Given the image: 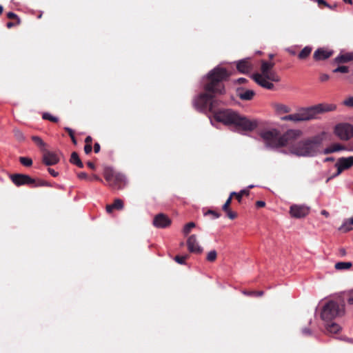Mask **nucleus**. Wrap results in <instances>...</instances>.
<instances>
[{"label": "nucleus", "instance_id": "603ef678", "mask_svg": "<svg viewBox=\"0 0 353 353\" xmlns=\"http://www.w3.org/2000/svg\"><path fill=\"white\" fill-rule=\"evenodd\" d=\"M94 151L95 153H98L100 151V145L98 143H95L94 145Z\"/></svg>", "mask_w": 353, "mask_h": 353}, {"label": "nucleus", "instance_id": "5fc2aeb1", "mask_svg": "<svg viewBox=\"0 0 353 353\" xmlns=\"http://www.w3.org/2000/svg\"><path fill=\"white\" fill-rule=\"evenodd\" d=\"M302 332H303V334H305V335H308V334H311V331H310V329H308V328H303V329L302 330Z\"/></svg>", "mask_w": 353, "mask_h": 353}, {"label": "nucleus", "instance_id": "774afa93", "mask_svg": "<svg viewBox=\"0 0 353 353\" xmlns=\"http://www.w3.org/2000/svg\"><path fill=\"white\" fill-rule=\"evenodd\" d=\"M345 3L352 4V0H343Z\"/></svg>", "mask_w": 353, "mask_h": 353}, {"label": "nucleus", "instance_id": "f03ea898", "mask_svg": "<svg viewBox=\"0 0 353 353\" xmlns=\"http://www.w3.org/2000/svg\"><path fill=\"white\" fill-rule=\"evenodd\" d=\"M301 134L302 132L299 130H288L285 133L281 134L277 130L272 129L262 131L261 137L268 148L279 150L287 147L289 153L298 157L316 156L320 152L322 138L320 136H314L296 141Z\"/></svg>", "mask_w": 353, "mask_h": 353}, {"label": "nucleus", "instance_id": "4468645a", "mask_svg": "<svg viewBox=\"0 0 353 353\" xmlns=\"http://www.w3.org/2000/svg\"><path fill=\"white\" fill-rule=\"evenodd\" d=\"M236 68L241 73H248L252 69V65L249 58L240 60L236 63Z\"/></svg>", "mask_w": 353, "mask_h": 353}, {"label": "nucleus", "instance_id": "a878e982", "mask_svg": "<svg viewBox=\"0 0 353 353\" xmlns=\"http://www.w3.org/2000/svg\"><path fill=\"white\" fill-rule=\"evenodd\" d=\"M312 48L310 47L306 46L305 47L299 54V58L301 59H304L307 58L310 54L311 53Z\"/></svg>", "mask_w": 353, "mask_h": 353}, {"label": "nucleus", "instance_id": "aec40b11", "mask_svg": "<svg viewBox=\"0 0 353 353\" xmlns=\"http://www.w3.org/2000/svg\"><path fill=\"white\" fill-rule=\"evenodd\" d=\"M117 172L111 168H105L103 172V176L105 181L109 183H112L114 175Z\"/></svg>", "mask_w": 353, "mask_h": 353}, {"label": "nucleus", "instance_id": "338daca9", "mask_svg": "<svg viewBox=\"0 0 353 353\" xmlns=\"http://www.w3.org/2000/svg\"><path fill=\"white\" fill-rule=\"evenodd\" d=\"M247 294L256 296V291L250 292L247 293Z\"/></svg>", "mask_w": 353, "mask_h": 353}, {"label": "nucleus", "instance_id": "72a5a7b5", "mask_svg": "<svg viewBox=\"0 0 353 353\" xmlns=\"http://www.w3.org/2000/svg\"><path fill=\"white\" fill-rule=\"evenodd\" d=\"M13 132H14V135L15 137V138L19 141H22L24 140V136L22 133V132L21 130H19V129H14L13 130Z\"/></svg>", "mask_w": 353, "mask_h": 353}, {"label": "nucleus", "instance_id": "1a4fd4ad", "mask_svg": "<svg viewBox=\"0 0 353 353\" xmlns=\"http://www.w3.org/2000/svg\"><path fill=\"white\" fill-rule=\"evenodd\" d=\"M310 208L305 205H292L290 213L292 217L300 219L308 214Z\"/></svg>", "mask_w": 353, "mask_h": 353}, {"label": "nucleus", "instance_id": "bf43d9fd", "mask_svg": "<svg viewBox=\"0 0 353 353\" xmlns=\"http://www.w3.org/2000/svg\"><path fill=\"white\" fill-rule=\"evenodd\" d=\"M87 165L90 168V169H92L94 170L95 168V165L93 163L90 162V161H88L87 163Z\"/></svg>", "mask_w": 353, "mask_h": 353}, {"label": "nucleus", "instance_id": "8fccbe9b", "mask_svg": "<svg viewBox=\"0 0 353 353\" xmlns=\"http://www.w3.org/2000/svg\"><path fill=\"white\" fill-rule=\"evenodd\" d=\"M323 154H330V153H333V150L331 148V147H327L325 149H324L323 150Z\"/></svg>", "mask_w": 353, "mask_h": 353}, {"label": "nucleus", "instance_id": "b1692460", "mask_svg": "<svg viewBox=\"0 0 353 353\" xmlns=\"http://www.w3.org/2000/svg\"><path fill=\"white\" fill-rule=\"evenodd\" d=\"M281 120H283V121H293L294 123L301 122V120H300L298 112L294 113V114H288V115L282 117H281Z\"/></svg>", "mask_w": 353, "mask_h": 353}, {"label": "nucleus", "instance_id": "c85d7f7f", "mask_svg": "<svg viewBox=\"0 0 353 353\" xmlns=\"http://www.w3.org/2000/svg\"><path fill=\"white\" fill-rule=\"evenodd\" d=\"M250 193L248 190H242L239 192H232L231 196L235 195L239 202L241 201L242 196L243 195H248Z\"/></svg>", "mask_w": 353, "mask_h": 353}, {"label": "nucleus", "instance_id": "0eeeda50", "mask_svg": "<svg viewBox=\"0 0 353 353\" xmlns=\"http://www.w3.org/2000/svg\"><path fill=\"white\" fill-rule=\"evenodd\" d=\"M298 113L299 115L301 122L316 119L317 116L315 105L307 108H302L298 110Z\"/></svg>", "mask_w": 353, "mask_h": 353}, {"label": "nucleus", "instance_id": "7c9ffc66", "mask_svg": "<svg viewBox=\"0 0 353 353\" xmlns=\"http://www.w3.org/2000/svg\"><path fill=\"white\" fill-rule=\"evenodd\" d=\"M196 226L195 223L194 222H190L184 225L183 229V233L185 236L188 235L192 228H194Z\"/></svg>", "mask_w": 353, "mask_h": 353}, {"label": "nucleus", "instance_id": "79ce46f5", "mask_svg": "<svg viewBox=\"0 0 353 353\" xmlns=\"http://www.w3.org/2000/svg\"><path fill=\"white\" fill-rule=\"evenodd\" d=\"M347 302L350 305H353V290L350 291L347 294Z\"/></svg>", "mask_w": 353, "mask_h": 353}, {"label": "nucleus", "instance_id": "bb28decb", "mask_svg": "<svg viewBox=\"0 0 353 353\" xmlns=\"http://www.w3.org/2000/svg\"><path fill=\"white\" fill-rule=\"evenodd\" d=\"M32 140L40 148V150L41 151L42 149L46 148V144L39 137L32 136Z\"/></svg>", "mask_w": 353, "mask_h": 353}, {"label": "nucleus", "instance_id": "37998d69", "mask_svg": "<svg viewBox=\"0 0 353 353\" xmlns=\"http://www.w3.org/2000/svg\"><path fill=\"white\" fill-rule=\"evenodd\" d=\"M227 213L228 216L230 219H234L236 217V214L232 211H231L230 209L228 211H225Z\"/></svg>", "mask_w": 353, "mask_h": 353}, {"label": "nucleus", "instance_id": "6ab92c4d", "mask_svg": "<svg viewBox=\"0 0 353 353\" xmlns=\"http://www.w3.org/2000/svg\"><path fill=\"white\" fill-rule=\"evenodd\" d=\"M123 208V203L122 200L119 199H117L114 200V203L111 205H108L106 206V210L108 212L110 213L113 209L121 210Z\"/></svg>", "mask_w": 353, "mask_h": 353}, {"label": "nucleus", "instance_id": "c756f323", "mask_svg": "<svg viewBox=\"0 0 353 353\" xmlns=\"http://www.w3.org/2000/svg\"><path fill=\"white\" fill-rule=\"evenodd\" d=\"M19 162L26 167H30L32 165V160L29 157H19Z\"/></svg>", "mask_w": 353, "mask_h": 353}, {"label": "nucleus", "instance_id": "680f3d73", "mask_svg": "<svg viewBox=\"0 0 353 353\" xmlns=\"http://www.w3.org/2000/svg\"><path fill=\"white\" fill-rule=\"evenodd\" d=\"M70 138H71V139H72V143H73L74 145H76V144L77 143V139H76V138H75L74 135L71 136V137H70Z\"/></svg>", "mask_w": 353, "mask_h": 353}, {"label": "nucleus", "instance_id": "c9c22d12", "mask_svg": "<svg viewBox=\"0 0 353 353\" xmlns=\"http://www.w3.org/2000/svg\"><path fill=\"white\" fill-rule=\"evenodd\" d=\"M349 72V68L347 66L341 65L339 66L333 70V72H341V73H347Z\"/></svg>", "mask_w": 353, "mask_h": 353}, {"label": "nucleus", "instance_id": "5701e85b", "mask_svg": "<svg viewBox=\"0 0 353 353\" xmlns=\"http://www.w3.org/2000/svg\"><path fill=\"white\" fill-rule=\"evenodd\" d=\"M70 162L77 165L79 168H81L83 167V164L79 159L78 154L75 152H73L71 154Z\"/></svg>", "mask_w": 353, "mask_h": 353}, {"label": "nucleus", "instance_id": "2eb2a0df", "mask_svg": "<svg viewBox=\"0 0 353 353\" xmlns=\"http://www.w3.org/2000/svg\"><path fill=\"white\" fill-rule=\"evenodd\" d=\"M332 54V50H328L324 48H319L314 53V59L316 61L325 60L330 57Z\"/></svg>", "mask_w": 353, "mask_h": 353}, {"label": "nucleus", "instance_id": "cd10ccee", "mask_svg": "<svg viewBox=\"0 0 353 353\" xmlns=\"http://www.w3.org/2000/svg\"><path fill=\"white\" fill-rule=\"evenodd\" d=\"M276 110L280 113H288L291 111V109L289 106L281 103L276 105Z\"/></svg>", "mask_w": 353, "mask_h": 353}, {"label": "nucleus", "instance_id": "f8f14e48", "mask_svg": "<svg viewBox=\"0 0 353 353\" xmlns=\"http://www.w3.org/2000/svg\"><path fill=\"white\" fill-rule=\"evenodd\" d=\"M171 224L170 219L163 213L157 214L153 219V225L158 228H165Z\"/></svg>", "mask_w": 353, "mask_h": 353}, {"label": "nucleus", "instance_id": "864d4df0", "mask_svg": "<svg viewBox=\"0 0 353 353\" xmlns=\"http://www.w3.org/2000/svg\"><path fill=\"white\" fill-rule=\"evenodd\" d=\"M64 130L68 132L70 137L74 135V131L71 128L65 127L64 128Z\"/></svg>", "mask_w": 353, "mask_h": 353}, {"label": "nucleus", "instance_id": "a211bd4d", "mask_svg": "<svg viewBox=\"0 0 353 353\" xmlns=\"http://www.w3.org/2000/svg\"><path fill=\"white\" fill-rule=\"evenodd\" d=\"M255 92L252 90H239L238 96L242 100L250 101L254 96Z\"/></svg>", "mask_w": 353, "mask_h": 353}, {"label": "nucleus", "instance_id": "c03bdc74", "mask_svg": "<svg viewBox=\"0 0 353 353\" xmlns=\"http://www.w3.org/2000/svg\"><path fill=\"white\" fill-rule=\"evenodd\" d=\"M84 151L85 154H90L92 151V145L91 144H85L84 146Z\"/></svg>", "mask_w": 353, "mask_h": 353}, {"label": "nucleus", "instance_id": "e433bc0d", "mask_svg": "<svg viewBox=\"0 0 353 353\" xmlns=\"http://www.w3.org/2000/svg\"><path fill=\"white\" fill-rule=\"evenodd\" d=\"M39 186H50V185L47 181H42V180H39V181H36V180L34 179V183L32 184V187L33 188V187H39Z\"/></svg>", "mask_w": 353, "mask_h": 353}, {"label": "nucleus", "instance_id": "20e7f679", "mask_svg": "<svg viewBox=\"0 0 353 353\" xmlns=\"http://www.w3.org/2000/svg\"><path fill=\"white\" fill-rule=\"evenodd\" d=\"M344 305L341 300H330L323 306L321 318L325 322L332 321L343 314Z\"/></svg>", "mask_w": 353, "mask_h": 353}, {"label": "nucleus", "instance_id": "a18cd8bd", "mask_svg": "<svg viewBox=\"0 0 353 353\" xmlns=\"http://www.w3.org/2000/svg\"><path fill=\"white\" fill-rule=\"evenodd\" d=\"M319 79H320L321 81L324 82V81H327L330 79V77L327 74H321Z\"/></svg>", "mask_w": 353, "mask_h": 353}, {"label": "nucleus", "instance_id": "0e129e2a", "mask_svg": "<svg viewBox=\"0 0 353 353\" xmlns=\"http://www.w3.org/2000/svg\"><path fill=\"white\" fill-rule=\"evenodd\" d=\"M321 214L325 215V216H329V213L327 211H325V210H323L321 212Z\"/></svg>", "mask_w": 353, "mask_h": 353}, {"label": "nucleus", "instance_id": "3c124183", "mask_svg": "<svg viewBox=\"0 0 353 353\" xmlns=\"http://www.w3.org/2000/svg\"><path fill=\"white\" fill-rule=\"evenodd\" d=\"M256 205L257 208H263L265 205V203L263 201H258L256 203Z\"/></svg>", "mask_w": 353, "mask_h": 353}, {"label": "nucleus", "instance_id": "4c0bfd02", "mask_svg": "<svg viewBox=\"0 0 353 353\" xmlns=\"http://www.w3.org/2000/svg\"><path fill=\"white\" fill-rule=\"evenodd\" d=\"M204 215H212L213 219H217L221 216L219 212L212 210H208L206 212L204 213Z\"/></svg>", "mask_w": 353, "mask_h": 353}, {"label": "nucleus", "instance_id": "6e6552de", "mask_svg": "<svg viewBox=\"0 0 353 353\" xmlns=\"http://www.w3.org/2000/svg\"><path fill=\"white\" fill-rule=\"evenodd\" d=\"M335 166L337 168V172L334 176L339 175L343 170H347L353 166V156L339 158Z\"/></svg>", "mask_w": 353, "mask_h": 353}, {"label": "nucleus", "instance_id": "ea45409f", "mask_svg": "<svg viewBox=\"0 0 353 353\" xmlns=\"http://www.w3.org/2000/svg\"><path fill=\"white\" fill-rule=\"evenodd\" d=\"M343 104L347 107H353V97H350L346 99L343 102Z\"/></svg>", "mask_w": 353, "mask_h": 353}, {"label": "nucleus", "instance_id": "39448f33", "mask_svg": "<svg viewBox=\"0 0 353 353\" xmlns=\"http://www.w3.org/2000/svg\"><path fill=\"white\" fill-rule=\"evenodd\" d=\"M334 133L341 140H349L353 137V125L346 123H339L334 128Z\"/></svg>", "mask_w": 353, "mask_h": 353}, {"label": "nucleus", "instance_id": "58836bf2", "mask_svg": "<svg viewBox=\"0 0 353 353\" xmlns=\"http://www.w3.org/2000/svg\"><path fill=\"white\" fill-rule=\"evenodd\" d=\"M330 147L333 150V152L345 150V148L339 143L332 144L330 145Z\"/></svg>", "mask_w": 353, "mask_h": 353}, {"label": "nucleus", "instance_id": "412c9836", "mask_svg": "<svg viewBox=\"0 0 353 353\" xmlns=\"http://www.w3.org/2000/svg\"><path fill=\"white\" fill-rule=\"evenodd\" d=\"M352 223L348 219H345L342 225L339 228V230L344 233L347 232L352 230Z\"/></svg>", "mask_w": 353, "mask_h": 353}, {"label": "nucleus", "instance_id": "49530a36", "mask_svg": "<svg viewBox=\"0 0 353 353\" xmlns=\"http://www.w3.org/2000/svg\"><path fill=\"white\" fill-rule=\"evenodd\" d=\"M48 172L54 177H56L59 175V173L52 168H48Z\"/></svg>", "mask_w": 353, "mask_h": 353}, {"label": "nucleus", "instance_id": "052dcab7", "mask_svg": "<svg viewBox=\"0 0 353 353\" xmlns=\"http://www.w3.org/2000/svg\"><path fill=\"white\" fill-rule=\"evenodd\" d=\"M339 253H340L341 256H345V254H346L345 250L344 248H341L339 250Z\"/></svg>", "mask_w": 353, "mask_h": 353}, {"label": "nucleus", "instance_id": "4be33fe9", "mask_svg": "<svg viewBox=\"0 0 353 353\" xmlns=\"http://www.w3.org/2000/svg\"><path fill=\"white\" fill-rule=\"evenodd\" d=\"M326 330L330 333L336 334L339 332L341 327L339 325L335 323H331L330 324L329 322H326Z\"/></svg>", "mask_w": 353, "mask_h": 353}, {"label": "nucleus", "instance_id": "473e14b6", "mask_svg": "<svg viewBox=\"0 0 353 353\" xmlns=\"http://www.w3.org/2000/svg\"><path fill=\"white\" fill-rule=\"evenodd\" d=\"M217 257V253L215 250H211L207 254L206 259L210 262H214Z\"/></svg>", "mask_w": 353, "mask_h": 353}, {"label": "nucleus", "instance_id": "7ed1b4c3", "mask_svg": "<svg viewBox=\"0 0 353 353\" xmlns=\"http://www.w3.org/2000/svg\"><path fill=\"white\" fill-rule=\"evenodd\" d=\"M275 63L273 61L261 60V73H255L252 75L253 80L261 87L268 90H272L274 84L271 82H279L280 77L273 70Z\"/></svg>", "mask_w": 353, "mask_h": 353}, {"label": "nucleus", "instance_id": "13d9d810", "mask_svg": "<svg viewBox=\"0 0 353 353\" xmlns=\"http://www.w3.org/2000/svg\"><path fill=\"white\" fill-rule=\"evenodd\" d=\"M239 83H245L248 80L245 78H239L236 80Z\"/></svg>", "mask_w": 353, "mask_h": 353}, {"label": "nucleus", "instance_id": "f257e3e1", "mask_svg": "<svg viewBox=\"0 0 353 353\" xmlns=\"http://www.w3.org/2000/svg\"><path fill=\"white\" fill-rule=\"evenodd\" d=\"M228 77V71L223 68L216 67L211 70L205 79V92L199 94L194 99L193 105L199 111L213 113V118L216 122L228 125H233L237 130L252 131L258 126L256 120L241 116L231 109L217 108L221 101L216 99V96L225 92L223 81Z\"/></svg>", "mask_w": 353, "mask_h": 353}, {"label": "nucleus", "instance_id": "ddd939ff", "mask_svg": "<svg viewBox=\"0 0 353 353\" xmlns=\"http://www.w3.org/2000/svg\"><path fill=\"white\" fill-rule=\"evenodd\" d=\"M125 176L119 172L114 175L112 183H109V186L114 189H121L125 184Z\"/></svg>", "mask_w": 353, "mask_h": 353}, {"label": "nucleus", "instance_id": "de8ad7c7", "mask_svg": "<svg viewBox=\"0 0 353 353\" xmlns=\"http://www.w3.org/2000/svg\"><path fill=\"white\" fill-rule=\"evenodd\" d=\"M7 17L9 19H18V17L16 14H14V12H10L7 14Z\"/></svg>", "mask_w": 353, "mask_h": 353}, {"label": "nucleus", "instance_id": "dca6fc26", "mask_svg": "<svg viewBox=\"0 0 353 353\" xmlns=\"http://www.w3.org/2000/svg\"><path fill=\"white\" fill-rule=\"evenodd\" d=\"M317 115L323 112H332L336 109L334 104H317L315 105Z\"/></svg>", "mask_w": 353, "mask_h": 353}, {"label": "nucleus", "instance_id": "393cba45", "mask_svg": "<svg viewBox=\"0 0 353 353\" xmlns=\"http://www.w3.org/2000/svg\"><path fill=\"white\" fill-rule=\"evenodd\" d=\"M352 266L351 262H338L335 264L334 267L338 270H343L350 269Z\"/></svg>", "mask_w": 353, "mask_h": 353}, {"label": "nucleus", "instance_id": "9b49d317", "mask_svg": "<svg viewBox=\"0 0 353 353\" xmlns=\"http://www.w3.org/2000/svg\"><path fill=\"white\" fill-rule=\"evenodd\" d=\"M187 246L190 252L201 254L203 252V248L199 245L195 234L190 235L187 239Z\"/></svg>", "mask_w": 353, "mask_h": 353}, {"label": "nucleus", "instance_id": "423d86ee", "mask_svg": "<svg viewBox=\"0 0 353 353\" xmlns=\"http://www.w3.org/2000/svg\"><path fill=\"white\" fill-rule=\"evenodd\" d=\"M10 179L12 183L17 186L29 185L32 186L34 183V179L31 178L29 175L23 174H14L10 176Z\"/></svg>", "mask_w": 353, "mask_h": 353}, {"label": "nucleus", "instance_id": "2f4dec72", "mask_svg": "<svg viewBox=\"0 0 353 353\" xmlns=\"http://www.w3.org/2000/svg\"><path fill=\"white\" fill-rule=\"evenodd\" d=\"M42 118L43 119L49 120L54 123H57L59 121V119L57 117L52 116L48 112H44L42 115Z\"/></svg>", "mask_w": 353, "mask_h": 353}, {"label": "nucleus", "instance_id": "6e6d98bb", "mask_svg": "<svg viewBox=\"0 0 353 353\" xmlns=\"http://www.w3.org/2000/svg\"><path fill=\"white\" fill-rule=\"evenodd\" d=\"M319 5H325V6H329L326 1L324 0H316Z\"/></svg>", "mask_w": 353, "mask_h": 353}, {"label": "nucleus", "instance_id": "f704fd0d", "mask_svg": "<svg viewBox=\"0 0 353 353\" xmlns=\"http://www.w3.org/2000/svg\"><path fill=\"white\" fill-rule=\"evenodd\" d=\"M188 258V255H183V256H176L174 257V261L181 265L185 264V260Z\"/></svg>", "mask_w": 353, "mask_h": 353}, {"label": "nucleus", "instance_id": "e2e57ef3", "mask_svg": "<svg viewBox=\"0 0 353 353\" xmlns=\"http://www.w3.org/2000/svg\"><path fill=\"white\" fill-rule=\"evenodd\" d=\"M264 294L263 291H256V296H261Z\"/></svg>", "mask_w": 353, "mask_h": 353}, {"label": "nucleus", "instance_id": "09e8293b", "mask_svg": "<svg viewBox=\"0 0 353 353\" xmlns=\"http://www.w3.org/2000/svg\"><path fill=\"white\" fill-rule=\"evenodd\" d=\"M78 176L81 179H88V175L85 172H80L78 174Z\"/></svg>", "mask_w": 353, "mask_h": 353}, {"label": "nucleus", "instance_id": "69168bd1", "mask_svg": "<svg viewBox=\"0 0 353 353\" xmlns=\"http://www.w3.org/2000/svg\"><path fill=\"white\" fill-rule=\"evenodd\" d=\"M13 26H14V24H13V23H12V22H8V23H7V27H8V28H11V27H12Z\"/></svg>", "mask_w": 353, "mask_h": 353}, {"label": "nucleus", "instance_id": "f3484780", "mask_svg": "<svg viewBox=\"0 0 353 353\" xmlns=\"http://www.w3.org/2000/svg\"><path fill=\"white\" fill-rule=\"evenodd\" d=\"M352 60H353V52L340 54L334 59L336 63H347Z\"/></svg>", "mask_w": 353, "mask_h": 353}, {"label": "nucleus", "instance_id": "9d476101", "mask_svg": "<svg viewBox=\"0 0 353 353\" xmlns=\"http://www.w3.org/2000/svg\"><path fill=\"white\" fill-rule=\"evenodd\" d=\"M43 156L42 161L46 165H53L57 164L59 159L55 152H50L46 148L42 149Z\"/></svg>", "mask_w": 353, "mask_h": 353}, {"label": "nucleus", "instance_id": "4d7b16f0", "mask_svg": "<svg viewBox=\"0 0 353 353\" xmlns=\"http://www.w3.org/2000/svg\"><path fill=\"white\" fill-rule=\"evenodd\" d=\"M92 141V137L90 136H88L85 139V142L86 144H91Z\"/></svg>", "mask_w": 353, "mask_h": 353}, {"label": "nucleus", "instance_id": "a19ab883", "mask_svg": "<svg viewBox=\"0 0 353 353\" xmlns=\"http://www.w3.org/2000/svg\"><path fill=\"white\" fill-rule=\"evenodd\" d=\"M232 196H230L228 197V199H227V201H225V203H224V205H223V211H228L230 208H229V206L231 203V201H232Z\"/></svg>", "mask_w": 353, "mask_h": 353}]
</instances>
